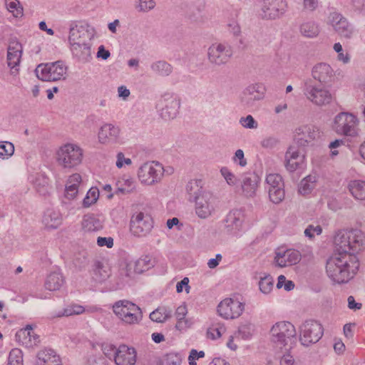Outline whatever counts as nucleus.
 <instances>
[{"label":"nucleus","mask_w":365,"mask_h":365,"mask_svg":"<svg viewBox=\"0 0 365 365\" xmlns=\"http://www.w3.org/2000/svg\"><path fill=\"white\" fill-rule=\"evenodd\" d=\"M220 173L229 185L237 186L238 185L239 179L227 167H222L220 169Z\"/></svg>","instance_id":"nucleus-49"},{"label":"nucleus","mask_w":365,"mask_h":365,"mask_svg":"<svg viewBox=\"0 0 365 365\" xmlns=\"http://www.w3.org/2000/svg\"><path fill=\"white\" fill-rule=\"evenodd\" d=\"M269 197L270 200L274 203L278 204L283 200L284 198V187H277L274 189H269Z\"/></svg>","instance_id":"nucleus-47"},{"label":"nucleus","mask_w":365,"mask_h":365,"mask_svg":"<svg viewBox=\"0 0 365 365\" xmlns=\"http://www.w3.org/2000/svg\"><path fill=\"white\" fill-rule=\"evenodd\" d=\"M64 283V278L61 273L51 272L46 278L45 287L49 291L58 290Z\"/></svg>","instance_id":"nucleus-35"},{"label":"nucleus","mask_w":365,"mask_h":365,"mask_svg":"<svg viewBox=\"0 0 365 365\" xmlns=\"http://www.w3.org/2000/svg\"><path fill=\"white\" fill-rule=\"evenodd\" d=\"M333 130L338 135L346 137H356L359 135V120L356 115L349 112L338 113L332 124Z\"/></svg>","instance_id":"nucleus-4"},{"label":"nucleus","mask_w":365,"mask_h":365,"mask_svg":"<svg viewBox=\"0 0 365 365\" xmlns=\"http://www.w3.org/2000/svg\"><path fill=\"white\" fill-rule=\"evenodd\" d=\"M312 189L313 186L308 183V180L307 179H303L300 183L299 192L301 194L305 195L310 192Z\"/></svg>","instance_id":"nucleus-64"},{"label":"nucleus","mask_w":365,"mask_h":365,"mask_svg":"<svg viewBox=\"0 0 365 365\" xmlns=\"http://www.w3.org/2000/svg\"><path fill=\"white\" fill-rule=\"evenodd\" d=\"M189 279L187 277H184L181 281L178 282L176 285V291L178 293H180L182 292L183 288L185 287L187 293H189V290L190 287L189 286Z\"/></svg>","instance_id":"nucleus-60"},{"label":"nucleus","mask_w":365,"mask_h":365,"mask_svg":"<svg viewBox=\"0 0 365 365\" xmlns=\"http://www.w3.org/2000/svg\"><path fill=\"white\" fill-rule=\"evenodd\" d=\"M359 266L356 255H335L327 260L326 271L334 282L342 284L348 282L354 277Z\"/></svg>","instance_id":"nucleus-1"},{"label":"nucleus","mask_w":365,"mask_h":365,"mask_svg":"<svg viewBox=\"0 0 365 365\" xmlns=\"http://www.w3.org/2000/svg\"><path fill=\"white\" fill-rule=\"evenodd\" d=\"M272 342L278 348L290 350L296 344V330L289 322H277L270 330Z\"/></svg>","instance_id":"nucleus-3"},{"label":"nucleus","mask_w":365,"mask_h":365,"mask_svg":"<svg viewBox=\"0 0 365 365\" xmlns=\"http://www.w3.org/2000/svg\"><path fill=\"white\" fill-rule=\"evenodd\" d=\"M232 160L241 167H245L247 163V160L245 158L244 152L241 149H238L235 151Z\"/></svg>","instance_id":"nucleus-55"},{"label":"nucleus","mask_w":365,"mask_h":365,"mask_svg":"<svg viewBox=\"0 0 365 365\" xmlns=\"http://www.w3.org/2000/svg\"><path fill=\"white\" fill-rule=\"evenodd\" d=\"M187 307L185 305H181L177 308L176 312H175V316H176L178 322L175 325V327L178 329H183V327H184L183 324L184 323L186 324L187 322L184 321V319L187 314Z\"/></svg>","instance_id":"nucleus-48"},{"label":"nucleus","mask_w":365,"mask_h":365,"mask_svg":"<svg viewBox=\"0 0 365 365\" xmlns=\"http://www.w3.org/2000/svg\"><path fill=\"white\" fill-rule=\"evenodd\" d=\"M303 92L306 98L317 106H324L332 101L331 93L322 86L313 85L311 83L306 82Z\"/></svg>","instance_id":"nucleus-9"},{"label":"nucleus","mask_w":365,"mask_h":365,"mask_svg":"<svg viewBox=\"0 0 365 365\" xmlns=\"http://www.w3.org/2000/svg\"><path fill=\"white\" fill-rule=\"evenodd\" d=\"M300 163V160L285 159V167L289 172H294L298 168Z\"/></svg>","instance_id":"nucleus-63"},{"label":"nucleus","mask_w":365,"mask_h":365,"mask_svg":"<svg viewBox=\"0 0 365 365\" xmlns=\"http://www.w3.org/2000/svg\"><path fill=\"white\" fill-rule=\"evenodd\" d=\"M155 6L154 0H138V3L135 4V9L138 11L147 12L153 9Z\"/></svg>","instance_id":"nucleus-51"},{"label":"nucleus","mask_w":365,"mask_h":365,"mask_svg":"<svg viewBox=\"0 0 365 365\" xmlns=\"http://www.w3.org/2000/svg\"><path fill=\"white\" fill-rule=\"evenodd\" d=\"M304 156H300L298 150L294 147H289L285 153V159H292L302 161Z\"/></svg>","instance_id":"nucleus-54"},{"label":"nucleus","mask_w":365,"mask_h":365,"mask_svg":"<svg viewBox=\"0 0 365 365\" xmlns=\"http://www.w3.org/2000/svg\"><path fill=\"white\" fill-rule=\"evenodd\" d=\"M323 328L314 320H307L301 327L300 341L303 346H308L315 344L322 338Z\"/></svg>","instance_id":"nucleus-12"},{"label":"nucleus","mask_w":365,"mask_h":365,"mask_svg":"<svg viewBox=\"0 0 365 365\" xmlns=\"http://www.w3.org/2000/svg\"><path fill=\"white\" fill-rule=\"evenodd\" d=\"M119 133L120 129L118 127L111 123H106L99 130L98 141L102 144L115 142L118 139Z\"/></svg>","instance_id":"nucleus-26"},{"label":"nucleus","mask_w":365,"mask_h":365,"mask_svg":"<svg viewBox=\"0 0 365 365\" xmlns=\"http://www.w3.org/2000/svg\"><path fill=\"white\" fill-rule=\"evenodd\" d=\"M279 143L277 138L274 137H269L264 139L262 141V146L266 148H274Z\"/></svg>","instance_id":"nucleus-61"},{"label":"nucleus","mask_w":365,"mask_h":365,"mask_svg":"<svg viewBox=\"0 0 365 365\" xmlns=\"http://www.w3.org/2000/svg\"><path fill=\"white\" fill-rule=\"evenodd\" d=\"M14 153V146L13 143L4 141L0 142V158H8Z\"/></svg>","instance_id":"nucleus-50"},{"label":"nucleus","mask_w":365,"mask_h":365,"mask_svg":"<svg viewBox=\"0 0 365 365\" xmlns=\"http://www.w3.org/2000/svg\"><path fill=\"white\" fill-rule=\"evenodd\" d=\"M99 190L96 187H91L83 200L84 207H88L94 204L98 199Z\"/></svg>","instance_id":"nucleus-45"},{"label":"nucleus","mask_w":365,"mask_h":365,"mask_svg":"<svg viewBox=\"0 0 365 365\" xmlns=\"http://www.w3.org/2000/svg\"><path fill=\"white\" fill-rule=\"evenodd\" d=\"M150 319L158 323H163L165 322V318L163 317L161 311L159 310V307L155 310L153 311L150 314Z\"/></svg>","instance_id":"nucleus-59"},{"label":"nucleus","mask_w":365,"mask_h":365,"mask_svg":"<svg viewBox=\"0 0 365 365\" xmlns=\"http://www.w3.org/2000/svg\"><path fill=\"white\" fill-rule=\"evenodd\" d=\"M42 222L50 229H56L62 222L60 212L53 209H47L43 216Z\"/></svg>","instance_id":"nucleus-30"},{"label":"nucleus","mask_w":365,"mask_h":365,"mask_svg":"<svg viewBox=\"0 0 365 365\" xmlns=\"http://www.w3.org/2000/svg\"><path fill=\"white\" fill-rule=\"evenodd\" d=\"M16 341L26 347H33L40 342L39 336L33 331L31 325L28 324L15 334Z\"/></svg>","instance_id":"nucleus-22"},{"label":"nucleus","mask_w":365,"mask_h":365,"mask_svg":"<svg viewBox=\"0 0 365 365\" xmlns=\"http://www.w3.org/2000/svg\"><path fill=\"white\" fill-rule=\"evenodd\" d=\"M239 334L243 339H248L252 335V326L251 324H244L239 327Z\"/></svg>","instance_id":"nucleus-58"},{"label":"nucleus","mask_w":365,"mask_h":365,"mask_svg":"<svg viewBox=\"0 0 365 365\" xmlns=\"http://www.w3.org/2000/svg\"><path fill=\"white\" fill-rule=\"evenodd\" d=\"M195 213L201 219L211 215L214 210L213 197L210 192H202L200 197H195Z\"/></svg>","instance_id":"nucleus-20"},{"label":"nucleus","mask_w":365,"mask_h":365,"mask_svg":"<svg viewBox=\"0 0 365 365\" xmlns=\"http://www.w3.org/2000/svg\"><path fill=\"white\" fill-rule=\"evenodd\" d=\"M153 227V220L148 215L138 212L131 217L130 230L132 234L136 237L147 235L151 231Z\"/></svg>","instance_id":"nucleus-13"},{"label":"nucleus","mask_w":365,"mask_h":365,"mask_svg":"<svg viewBox=\"0 0 365 365\" xmlns=\"http://www.w3.org/2000/svg\"><path fill=\"white\" fill-rule=\"evenodd\" d=\"M71 49L73 56L81 62H88L91 57L90 43H74L71 45Z\"/></svg>","instance_id":"nucleus-31"},{"label":"nucleus","mask_w":365,"mask_h":365,"mask_svg":"<svg viewBox=\"0 0 365 365\" xmlns=\"http://www.w3.org/2000/svg\"><path fill=\"white\" fill-rule=\"evenodd\" d=\"M81 182V176L78 173L73 174L68 180L66 185V189L78 190V187Z\"/></svg>","instance_id":"nucleus-52"},{"label":"nucleus","mask_w":365,"mask_h":365,"mask_svg":"<svg viewBox=\"0 0 365 365\" xmlns=\"http://www.w3.org/2000/svg\"><path fill=\"white\" fill-rule=\"evenodd\" d=\"M110 269L102 262L96 260L92 265V277L97 282H103L110 277Z\"/></svg>","instance_id":"nucleus-32"},{"label":"nucleus","mask_w":365,"mask_h":365,"mask_svg":"<svg viewBox=\"0 0 365 365\" xmlns=\"http://www.w3.org/2000/svg\"><path fill=\"white\" fill-rule=\"evenodd\" d=\"M131 163V160L130 158H125L123 153L120 152L117 154L116 166L118 168H121L123 166V164L130 165Z\"/></svg>","instance_id":"nucleus-62"},{"label":"nucleus","mask_w":365,"mask_h":365,"mask_svg":"<svg viewBox=\"0 0 365 365\" xmlns=\"http://www.w3.org/2000/svg\"><path fill=\"white\" fill-rule=\"evenodd\" d=\"M349 190L356 200H365V181L360 180H351L348 185Z\"/></svg>","instance_id":"nucleus-33"},{"label":"nucleus","mask_w":365,"mask_h":365,"mask_svg":"<svg viewBox=\"0 0 365 365\" xmlns=\"http://www.w3.org/2000/svg\"><path fill=\"white\" fill-rule=\"evenodd\" d=\"M152 71L156 75L165 77L173 72V66L165 61H158L150 65Z\"/></svg>","instance_id":"nucleus-36"},{"label":"nucleus","mask_w":365,"mask_h":365,"mask_svg":"<svg viewBox=\"0 0 365 365\" xmlns=\"http://www.w3.org/2000/svg\"><path fill=\"white\" fill-rule=\"evenodd\" d=\"M67 66L62 61L39 64L35 69L36 77L43 81L65 80L67 76Z\"/></svg>","instance_id":"nucleus-5"},{"label":"nucleus","mask_w":365,"mask_h":365,"mask_svg":"<svg viewBox=\"0 0 365 365\" xmlns=\"http://www.w3.org/2000/svg\"><path fill=\"white\" fill-rule=\"evenodd\" d=\"M286 9L285 0H264L261 15L264 19H274L282 15Z\"/></svg>","instance_id":"nucleus-19"},{"label":"nucleus","mask_w":365,"mask_h":365,"mask_svg":"<svg viewBox=\"0 0 365 365\" xmlns=\"http://www.w3.org/2000/svg\"><path fill=\"white\" fill-rule=\"evenodd\" d=\"M322 232V229L320 225L314 226L312 225H309L304 230V235L309 238H312L314 236V233L320 235Z\"/></svg>","instance_id":"nucleus-56"},{"label":"nucleus","mask_w":365,"mask_h":365,"mask_svg":"<svg viewBox=\"0 0 365 365\" xmlns=\"http://www.w3.org/2000/svg\"><path fill=\"white\" fill-rule=\"evenodd\" d=\"M21 53V44L16 40H11L7 51V63L12 70V74L19 71L17 66H19L20 63Z\"/></svg>","instance_id":"nucleus-23"},{"label":"nucleus","mask_w":365,"mask_h":365,"mask_svg":"<svg viewBox=\"0 0 365 365\" xmlns=\"http://www.w3.org/2000/svg\"><path fill=\"white\" fill-rule=\"evenodd\" d=\"M364 235L359 230H343L336 232L334 244L338 251L337 256L355 255L363 245Z\"/></svg>","instance_id":"nucleus-2"},{"label":"nucleus","mask_w":365,"mask_h":365,"mask_svg":"<svg viewBox=\"0 0 365 365\" xmlns=\"http://www.w3.org/2000/svg\"><path fill=\"white\" fill-rule=\"evenodd\" d=\"M243 214L240 210H231L226 217L225 227L231 232L239 230L242 226Z\"/></svg>","instance_id":"nucleus-29"},{"label":"nucleus","mask_w":365,"mask_h":365,"mask_svg":"<svg viewBox=\"0 0 365 365\" xmlns=\"http://www.w3.org/2000/svg\"><path fill=\"white\" fill-rule=\"evenodd\" d=\"M240 122L241 125L246 128L253 129L257 128V122L250 115H248L245 118H241Z\"/></svg>","instance_id":"nucleus-53"},{"label":"nucleus","mask_w":365,"mask_h":365,"mask_svg":"<svg viewBox=\"0 0 365 365\" xmlns=\"http://www.w3.org/2000/svg\"><path fill=\"white\" fill-rule=\"evenodd\" d=\"M7 365H23V354L19 349H13L8 357Z\"/></svg>","instance_id":"nucleus-46"},{"label":"nucleus","mask_w":365,"mask_h":365,"mask_svg":"<svg viewBox=\"0 0 365 365\" xmlns=\"http://www.w3.org/2000/svg\"><path fill=\"white\" fill-rule=\"evenodd\" d=\"M312 74L315 80L327 83L331 81L334 71L329 64L320 63L313 67Z\"/></svg>","instance_id":"nucleus-27"},{"label":"nucleus","mask_w":365,"mask_h":365,"mask_svg":"<svg viewBox=\"0 0 365 365\" xmlns=\"http://www.w3.org/2000/svg\"><path fill=\"white\" fill-rule=\"evenodd\" d=\"M82 225L83 228L88 232H95L103 228L102 222L94 215H85Z\"/></svg>","instance_id":"nucleus-38"},{"label":"nucleus","mask_w":365,"mask_h":365,"mask_svg":"<svg viewBox=\"0 0 365 365\" xmlns=\"http://www.w3.org/2000/svg\"><path fill=\"white\" fill-rule=\"evenodd\" d=\"M320 135L319 130L313 125H304L296 128L294 141L299 146H307Z\"/></svg>","instance_id":"nucleus-18"},{"label":"nucleus","mask_w":365,"mask_h":365,"mask_svg":"<svg viewBox=\"0 0 365 365\" xmlns=\"http://www.w3.org/2000/svg\"><path fill=\"white\" fill-rule=\"evenodd\" d=\"M186 192L189 195V200H195V197H200L202 192H207L202 187L201 180H191L186 185Z\"/></svg>","instance_id":"nucleus-34"},{"label":"nucleus","mask_w":365,"mask_h":365,"mask_svg":"<svg viewBox=\"0 0 365 365\" xmlns=\"http://www.w3.org/2000/svg\"><path fill=\"white\" fill-rule=\"evenodd\" d=\"M266 182L267 190L284 187L282 176L276 173L268 175L266 178Z\"/></svg>","instance_id":"nucleus-42"},{"label":"nucleus","mask_w":365,"mask_h":365,"mask_svg":"<svg viewBox=\"0 0 365 365\" xmlns=\"http://www.w3.org/2000/svg\"><path fill=\"white\" fill-rule=\"evenodd\" d=\"M86 23L73 22L71 24L68 41L71 45L74 43H90L91 36Z\"/></svg>","instance_id":"nucleus-17"},{"label":"nucleus","mask_w":365,"mask_h":365,"mask_svg":"<svg viewBox=\"0 0 365 365\" xmlns=\"http://www.w3.org/2000/svg\"><path fill=\"white\" fill-rule=\"evenodd\" d=\"M259 180V177L254 173L245 174L241 182L243 195L247 197H254L256 195Z\"/></svg>","instance_id":"nucleus-24"},{"label":"nucleus","mask_w":365,"mask_h":365,"mask_svg":"<svg viewBox=\"0 0 365 365\" xmlns=\"http://www.w3.org/2000/svg\"><path fill=\"white\" fill-rule=\"evenodd\" d=\"M137 351L135 348L121 344L115 351V363L116 365H135Z\"/></svg>","instance_id":"nucleus-21"},{"label":"nucleus","mask_w":365,"mask_h":365,"mask_svg":"<svg viewBox=\"0 0 365 365\" xmlns=\"http://www.w3.org/2000/svg\"><path fill=\"white\" fill-rule=\"evenodd\" d=\"M182 356L178 353H168L162 358H157L155 362L158 365H180L182 363Z\"/></svg>","instance_id":"nucleus-39"},{"label":"nucleus","mask_w":365,"mask_h":365,"mask_svg":"<svg viewBox=\"0 0 365 365\" xmlns=\"http://www.w3.org/2000/svg\"><path fill=\"white\" fill-rule=\"evenodd\" d=\"M116 193H130L135 189V182L132 178L123 179L117 183Z\"/></svg>","instance_id":"nucleus-43"},{"label":"nucleus","mask_w":365,"mask_h":365,"mask_svg":"<svg viewBox=\"0 0 365 365\" xmlns=\"http://www.w3.org/2000/svg\"><path fill=\"white\" fill-rule=\"evenodd\" d=\"M56 155L57 162L61 166L71 168L81 163L83 153L77 145L66 144L59 148Z\"/></svg>","instance_id":"nucleus-7"},{"label":"nucleus","mask_w":365,"mask_h":365,"mask_svg":"<svg viewBox=\"0 0 365 365\" xmlns=\"http://www.w3.org/2000/svg\"><path fill=\"white\" fill-rule=\"evenodd\" d=\"M301 260V254L295 250H287L283 254L277 252L275 262L280 267L297 264Z\"/></svg>","instance_id":"nucleus-28"},{"label":"nucleus","mask_w":365,"mask_h":365,"mask_svg":"<svg viewBox=\"0 0 365 365\" xmlns=\"http://www.w3.org/2000/svg\"><path fill=\"white\" fill-rule=\"evenodd\" d=\"M180 101L176 96L165 93L158 101L156 108L162 118L165 120L175 118L180 108Z\"/></svg>","instance_id":"nucleus-11"},{"label":"nucleus","mask_w":365,"mask_h":365,"mask_svg":"<svg viewBox=\"0 0 365 365\" xmlns=\"http://www.w3.org/2000/svg\"><path fill=\"white\" fill-rule=\"evenodd\" d=\"M164 168L158 162H147L138 171V176L142 183L151 185L159 182L163 176Z\"/></svg>","instance_id":"nucleus-10"},{"label":"nucleus","mask_w":365,"mask_h":365,"mask_svg":"<svg viewBox=\"0 0 365 365\" xmlns=\"http://www.w3.org/2000/svg\"><path fill=\"white\" fill-rule=\"evenodd\" d=\"M97 245L99 247L111 248L113 246V239L111 237H98L97 239Z\"/></svg>","instance_id":"nucleus-57"},{"label":"nucleus","mask_w":365,"mask_h":365,"mask_svg":"<svg viewBox=\"0 0 365 365\" xmlns=\"http://www.w3.org/2000/svg\"><path fill=\"white\" fill-rule=\"evenodd\" d=\"M113 312L126 324L138 323L142 318V312L136 304L127 301L116 302L113 306Z\"/></svg>","instance_id":"nucleus-6"},{"label":"nucleus","mask_w":365,"mask_h":365,"mask_svg":"<svg viewBox=\"0 0 365 365\" xmlns=\"http://www.w3.org/2000/svg\"><path fill=\"white\" fill-rule=\"evenodd\" d=\"M328 19L329 24L341 37L349 39L353 36L355 32L354 26L341 14L331 13Z\"/></svg>","instance_id":"nucleus-14"},{"label":"nucleus","mask_w":365,"mask_h":365,"mask_svg":"<svg viewBox=\"0 0 365 365\" xmlns=\"http://www.w3.org/2000/svg\"><path fill=\"white\" fill-rule=\"evenodd\" d=\"M273 286L274 279L269 274L264 275L260 278L259 287L262 293L269 294L272 291Z\"/></svg>","instance_id":"nucleus-44"},{"label":"nucleus","mask_w":365,"mask_h":365,"mask_svg":"<svg viewBox=\"0 0 365 365\" xmlns=\"http://www.w3.org/2000/svg\"><path fill=\"white\" fill-rule=\"evenodd\" d=\"M85 309L83 307L78 304H71L63 309L61 312H58L56 317H69L72 315H78L84 312Z\"/></svg>","instance_id":"nucleus-41"},{"label":"nucleus","mask_w":365,"mask_h":365,"mask_svg":"<svg viewBox=\"0 0 365 365\" xmlns=\"http://www.w3.org/2000/svg\"><path fill=\"white\" fill-rule=\"evenodd\" d=\"M232 56L233 48L227 43H214L207 49L208 61L215 66L227 64Z\"/></svg>","instance_id":"nucleus-8"},{"label":"nucleus","mask_w":365,"mask_h":365,"mask_svg":"<svg viewBox=\"0 0 365 365\" xmlns=\"http://www.w3.org/2000/svg\"><path fill=\"white\" fill-rule=\"evenodd\" d=\"M154 266V261L152 260L151 257L145 255L139 258L135 262L134 270L137 273H142L148 270Z\"/></svg>","instance_id":"nucleus-40"},{"label":"nucleus","mask_w":365,"mask_h":365,"mask_svg":"<svg viewBox=\"0 0 365 365\" xmlns=\"http://www.w3.org/2000/svg\"><path fill=\"white\" fill-rule=\"evenodd\" d=\"M299 30L301 34L307 38H314L320 32L319 24L312 21L302 24Z\"/></svg>","instance_id":"nucleus-37"},{"label":"nucleus","mask_w":365,"mask_h":365,"mask_svg":"<svg viewBox=\"0 0 365 365\" xmlns=\"http://www.w3.org/2000/svg\"><path fill=\"white\" fill-rule=\"evenodd\" d=\"M265 88L262 84L255 83L247 86L242 92L241 103L246 108H252L255 102L264 96Z\"/></svg>","instance_id":"nucleus-16"},{"label":"nucleus","mask_w":365,"mask_h":365,"mask_svg":"<svg viewBox=\"0 0 365 365\" xmlns=\"http://www.w3.org/2000/svg\"><path fill=\"white\" fill-rule=\"evenodd\" d=\"M245 309V304L237 299L227 298L217 306V312L225 319L239 317Z\"/></svg>","instance_id":"nucleus-15"},{"label":"nucleus","mask_w":365,"mask_h":365,"mask_svg":"<svg viewBox=\"0 0 365 365\" xmlns=\"http://www.w3.org/2000/svg\"><path fill=\"white\" fill-rule=\"evenodd\" d=\"M35 365H62L60 356L51 349L38 351Z\"/></svg>","instance_id":"nucleus-25"}]
</instances>
